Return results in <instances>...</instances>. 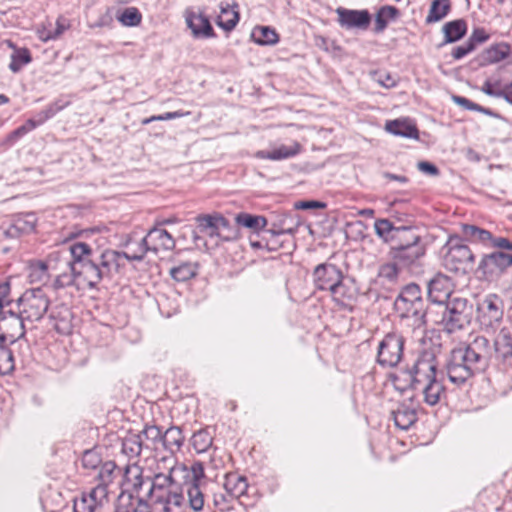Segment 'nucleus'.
<instances>
[{"instance_id":"24","label":"nucleus","mask_w":512,"mask_h":512,"mask_svg":"<svg viewBox=\"0 0 512 512\" xmlns=\"http://www.w3.org/2000/svg\"><path fill=\"white\" fill-rule=\"evenodd\" d=\"M493 356L502 362L512 358V327H502L493 340Z\"/></svg>"},{"instance_id":"59","label":"nucleus","mask_w":512,"mask_h":512,"mask_svg":"<svg viewBox=\"0 0 512 512\" xmlns=\"http://www.w3.org/2000/svg\"><path fill=\"white\" fill-rule=\"evenodd\" d=\"M125 512H153L151 508V504L149 505L142 498L138 497L135 500H132L130 506L124 508Z\"/></svg>"},{"instance_id":"30","label":"nucleus","mask_w":512,"mask_h":512,"mask_svg":"<svg viewBox=\"0 0 512 512\" xmlns=\"http://www.w3.org/2000/svg\"><path fill=\"white\" fill-rule=\"evenodd\" d=\"M223 487L227 493L235 499L245 495L248 489V482L245 476L232 472L225 475Z\"/></svg>"},{"instance_id":"51","label":"nucleus","mask_w":512,"mask_h":512,"mask_svg":"<svg viewBox=\"0 0 512 512\" xmlns=\"http://www.w3.org/2000/svg\"><path fill=\"white\" fill-rule=\"evenodd\" d=\"M14 370V357L12 351L0 345V374L6 375Z\"/></svg>"},{"instance_id":"11","label":"nucleus","mask_w":512,"mask_h":512,"mask_svg":"<svg viewBox=\"0 0 512 512\" xmlns=\"http://www.w3.org/2000/svg\"><path fill=\"white\" fill-rule=\"evenodd\" d=\"M476 319L482 330H494L503 319V300L497 294L485 295L477 303Z\"/></svg>"},{"instance_id":"41","label":"nucleus","mask_w":512,"mask_h":512,"mask_svg":"<svg viewBox=\"0 0 512 512\" xmlns=\"http://www.w3.org/2000/svg\"><path fill=\"white\" fill-rule=\"evenodd\" d=\"M37 223V218L34 213H27L24 215L18 216L14 223L12 224L9 233H13V231L20 234H29L34 231Z\"/></svg>"},{"instance_id":"26","label":"nucleus","mask_w":512,"mask_h":512,"mask_svg":"<svg viewBox=\"0 0 512 512\" xmlns=\"http://www.w3.org/2000/svg\"><path fill=\"white\" fill-rule=\"evenodd\" d=\"M49 321L56 332L67 335L72 330V313L65 305H58L51 309Z\"/></svg>"},{"instance_id":"42","label":"nucleus","mask_w":512,"mask_h":512,"mask_svg":"<svg viewBox=\"0 0 512 512\" xmlns=\"http://www.w3.org/2000/svg\"><path fill=\"white\" fill-rule=\"evenodd\" d=\"M399 15V10L394 6H383L375 16V32L380 33L385 30L389 20L395 19Z\"/></svg>"},{"instance_id":"15","label":"nucleus","mask_w":512,"mask_h":512,"mask_svg":"<svg viewBox=\"0 0 512 512\" xmlns=\"http://www.w3.org/2000/svg\"><path fill=\"white\" fill-rule=\"evenodd\" d=\"M116 468L115 462H104L96 475L98 484L89 493H86V496L93 500V505L98 509L108 503V486L114 481Z\"/></svg>"},{"instance_id":"47","label":"nucleus","mask_w":512,"mask_h":512,"mask_svg":"<svg viewBox=\"0 0 512 512\" xmlns=\"http://www.w3.org/2000/svg\"><path fill=\"white\" fill-rule=\"evenodd\" d=\"M191 442L197 453H204L211 447L213 438L208 430L202 429L193 434Z\"/></svg>"},{"instance_id":"54","label":"nucleus","mask_w":512,"mask_h":512,"mask_svg":"<svg viewBox=\"0 0 512 512\" xmlns=\"http://www.w3.org/2000/svg\"><path fill=\"white\" fill-rule=\"evenodd\" d=\"M398 227H394L392 223L387 219H378L374 223V229L376 234L384 239H387V237L391 234H395V230Z\"/></svg>"},{"instance_id":"27","label":"nucleus","mask_w":512,"mask_h":512,"mask_svg":"<svg viewBox=\"0 0 512 512\" xmlns=\"http://www.w3.org/2000/svg\"><path fill=\"white\" fill-rule=\"evenodd\" d=\"M387 132L410 139H418L419 133L416 125L408 118L387 121L385 124Z\"/></svg>"},{"instance_id":"45","label":"nucleus","mask_w":512,"mask_h":512,"mask_svg":"<svg viewBox=\"0 0 512 512\" xmlns=\"http://www.w3.org/2000/svg\"><path fill=\"white\" fill-rule=\"evenodd\" d=\"M462 235L471 241L485 243L491 239V233L488 230L479 228L475 225L464 224L461 227Z\"/></svg>"},{"instance_id":"46","label":"nucleus","mask_w":512,"mask_h":512,"mask_svg":"<svg viewBox=\"0 0 512 512\" xmlns=\"http://www.w3.org/2000/svg\"><path fill=\"white\" fill-rule=\"evenodd\" d=\"M32 61L30 51L26 48L15 49L11 55V62L9 64V69L17 73L19 72L23 66L27 65Z\"/></svg>"},{"instance_id":"35","label":"nucleus","mask_w":512,"mask_h":512,"mask_svg":"<svg viewBox=\"0 0 512 512\" xmlns=\"http://www.w3.org/2000/svg\"><path fill=\"white\" fill-rule=\"evenodd\" d=\"M419 390L423 393L424 402L430 406H434L439 403L441 396L445 392L443 384L437 379V377L429 380V383H426Z\"/></svg>"},{"instance_id":"12","label":"nucleus","mask_w":512,"mask_h":512,"mask_svg":"<svg viewBox=\"0 0 512 512\" xmlns=\"http://www.w3.org/2000/svg\"><path fill=\"white\" fill-rule=\"evenodd\" d=\"M175 240L172 235L158 226L153 227L138 244V251L132 253L131 258L136 261L143 260L145 254L150 251H170L175 248Z\"/></svg>"},{"instance_id":"31","label":"nucleus","mask_w":512,"mask_h":512,"mask_svg":"<svg viewBox=\"0 0 512 512\" xmlns=\"http://www.w3.org/2000/svg\"><path fill=\"white\" fill-rule=\"evenodd\" d=\"M392 416L396 427L402 430L409 429L417 420L416 409L406 404L398 405Z\"/></svg>"},{"instance_id":"5","label":"nucleus","mask_w":512,"mask_h":512,"mask_svg":"<svg viewBox=\"0 0 512 512\" xmlns=\"http://www.w3.org/2000/svg\"><path fill=\"white\" fill-rule=\"evenodd\" d=\"M391 239L392 258L403 267L418 264L426 254V244L414 228L398 227Z\"/></svg>"},{"instance_id":"57","label":"nucleus","mask_w":512,"mask_h":512,"mask_svg":"<svg viewBox=\"0 0 512 512\" xmlns=\"http://www.w3.org/2000/svg\"><path fill=\"white\" fill-rule=\"evenodd\" d=\"M142 437H145L147 441H150L152 444H156L158 442L162 443L163 433L159 427L155 425L145 426L143 431L140 433Z\"/></svg>"},{"instance_id":"32","label":"nucleus","mask_w":512,"mask_h":512,"mask_svg":"<svg viewBox=\"0 0 512 512\" xmlns=\"http://www.w3.org/2000/svg\"><path fill=\"white\" fill-rule=\"evenodd\" d=\"M442 31L444 33V43H454L460 40L467 32V23L464 19H457L447 22Z\"/></svg>"},{"instance_id":"13","label":"nucleus","mask_w":512,"mask_h":512,"mask_svg":"<svg viewBox=\"0 0 512 512\" xmlns=\"http://www.w3.org/2000/svg\"><path fill=\"white\" fill-rule=\"evenodd\" d=\"M404 343L405 340L400 334L387 333L378 344L377 363L384 368L396 367L403 357Z\"/></svg>"},{"instance_id":"53","label":"nucleus","mask_w":512,"mask_h":512,"mask_svg":"<svg viewBox=\"0 0 512 512\" xmlns=\"http://www.w3.org/2000/svg\"><path fill=\"white\" fill-rule=\"evenodd\" d=\"M396 299L411 300L412 302L424 301L420 287L414 283L405 286Z\"/></svg>"},{"instance_id":"17","label":"nucleus","mask_w":512,"mask_h":512,"mask_svg":"<svg viewBox=\"0 0 512 512\" xmlns=\"http://www.w3.org/2000/svg\"><path fill=\"white\" fill-rule=\"evenodd\" d=\"M313 278L317 289L329 291L343 279V273L336 265L323 263L316 266Z\"/></svg>"},{"instance_id":"19","label":"nucleus","mask_w":512,"mask_h":512,"mask_svg":"<svg viewBox=\"0 0 512 512\" xmlns=\"http://www.w3.org/2000/svg\"><path fill=\"white\" fill-rule=\"evenodd\" d=\"M185 22L194 38L208 39L216 36L209 19L202 13L187 9L185 11Z\"/></svg>"},{"instance_id":"25","label":"nucleus","mask_w":512,"mask_h":512,"mask_svg":"<svg viewBox=\"0 0 512 512\" xmlns=\"http://www.w3.org/2000/svg\"><path fill=\"white\" fill-rule=\"evenodd\" d=\"M63 252L55 251L49 254L47 261H33L29 266V279L31 283H45L49 278L48 270L54 268L53 262L60 261Z\"/></svg>"},{"instance_id":"4","label":"nucleus","mask_w":512,"mask_h":512,"mask_svg":"<svg viewBox=\"0 0 512 512\" xmlns=\"http://www.w3.org/2000/svg\"><path fill=\"white\" fill-rule=\"evenodd\" d=\"M132 254L107 249L95 258L89 245V254L84 258V265L79 266V272L84 276V282L90 288L95 287L104 279H111L124 266V260L134 261Z\"/></svg>"},{"instance_id":"39","label":"nucleus","mask_w":512,"mask_h":512,"mask_svg":"<svg viewBox=\"0 0 512 512\" xmlns=\"http://www.w3.org/2000/svg\"><path fill=\"white\" fill-rule=\"evenodd\" d=\"M235 221L238 225L252 229L255 232L263 230L268 224V221L264 216L252 215L244 212L237 214Z\"/></svg>"},{"instance_id":"22","label":"nucleus","mask_w":512,"mask_h":512,"mask_svg":"<svg viewBox=\"0 0 512 512\" xmlns=\"http://www.w3.org/2000/svg\"><path fill=\"white\" fill-rule=\"evenodd\" d=\"M302 145L293 141L290 145L280 144L274 146L271 150H258L254 157L261 160L282 161L290 159L301 153Z\"/></svg>"},{"instance_id":"38","label":"nucleus","mask_w":512,"mask_h":512,"mask_svg":"<svg viewBox=\"0 0 512 512\" xmlns=\"http://www.w3.org/2000/svg\"><path fill=\"white\" fill-rule=\"evenodd\" d=\"M451 10L450 0H434L431 3L425 22L432 24L441 21Z\"/></svg>"},{"instance_id":"20","label":"nucleus","mask_w":512,"mask_h":512,"mask_svg":"<svg viewBox=\"0 0 512 512\" xmlns=\"http://www.w3.org/2000/svg\"><path fill=\"white\" fill-rule=\"evenodd\" d=\"M427 288L428 297L433 303L443 305L452 298L451 280L443 274H437L429 280Z\"/></svg>"},{"instance_id":"64","label":"nucleus","mask_w":512,"mask_h":512,"mask_svg":"<svg viewBox=\"0 0 512 512\" xmlns=\"http://www.w3.org/2000/svg\"><path fill=\"white\" fill-rule=\"evenodd\" d=\"M472 51H474V47L466 41L464 44L455 47L451 55L455 60H460Z\"/></svg>"},{"instance_id":"36","label":"nucleus","mask_w":512,"mask_h":512,"mask_svg":"<svg viewBox=\"0 0 512 512\" xmlns=\"http://www.w3.org/2000/svg\"><path fill=\"white\" fill-rule=\"evenodd\" d=\"M184 442L182 430L179 427L172 426L163 434L162 444L166 450L174 453L180 450Z\"/></svg>"},{"instance_id":"9","label":"nucleus","mask_w":512,"mask_h":512,"mask_svg":"<svg viewBox=\"0 0 512 512\" xmlns=\"http://www.w3.org/2000/svg\"><path fill=\"white\" fill-rule=\"evenodd\" d=\"M50 301L41 288L27 290L17 300L18 313L26 322H36L48 311Z\"/></svg>"},{"instance_id":"50","label":"nucleus","mask_w":512,"mask_h":512,"mask_svg":"<svg viewBox=\"0 0 512 512\" xmlns=\"http://www.w3.org/2000/svg\"><path fill=\"white\" fill-rule=\"evenodd\" d=\"M82 466L85 469L97 470L99 472L102 463L100 454L95 449L86 450L82 455Z\"/></svg>"},{"instance_id":"8","label":"nucleus","mask_w":512,"mask_h":512,"mask_svg":"<svg viewBox=\"0 0 512 512\" xmlns=\"http://www.w3.org/2000/svg\"><path fill=\"white\" fill-rule=\"evenodd\" d=\"M444 305L441 322L446 332L454 333L470 323L473 306L466 298L455 296Z\"/></svg>"},{"instance_id":"34","label":"nucleus","mask_w":512,"mask_h":512,"mask_svg":"<svg viewBox=\"0 0 512 512\" xmlns=\"http://www.w3.org/2000/svg\"><path fill=\"white\" fill-rule=\"evenodd\" d=\"M188 507L194 512H201L205 505V496L200 483H185Z\"/></svg>"},{"instance_id":"63","label":"nucleus","mask_w":512,"mask_h":512,"mask_svg":"<svg viewBox=\"0 0 512 512\" xmlns=\"http://www.w3.org/2000/svg\"><path fill=\"white\" fill-rule=\"evenodd\" d=\"M191 474H192L191 479L189 481H187L186 483H200L201 484L202 480L205 477L204 467H203L202 463H200V462L194 463L191 467Z\"/></svg>"},{"instance_id":"2","label":"nucleus","mask_w":512,"mask_h":512,"mask_svg":"<svg viewBox=\"0 0 512 512\" xmlns=\"http://www.w3.org/2000/svg\"><path fill=\"white\" fill-rule=\"evenodd\" d=\"M493 348L490 340L482 335H475L463 346L451 351L446 363L448 380L460 387L475 374L484 372L490 365Z\"/></svg>"},{"instance_id":"48","label":"nucleus","mask_w":512,"mask_h":512,"mask_svg":"<svg viewBox=\"0 0 512 512\" xmlns=\"http://www.w3.org/2000/svg\"><path fill=\"white\" fill-rule=\"evenodd\" d=\"M118 21L126 27H135L141 23L142 15L136 7H128L117 17Z\"/></svg>"},{"instance_id":"44","label":"nucleus","mask_w":512,"mask_h":512,"mask_svg":"<svg viewBox=\"0 0 512 512\" xmlns=\"http://www.w3.org/2000/svg\"><path fill=\"white\" fill-rule=\"evenodd\" d=\"M69 28H70V21L63 16H59L56 21V28L53 31H51V30L40 31L39 38L44 42H47L50 40H56Z\"/></svg>"},{"instance_id":"52","label":"nucleus","mask_w":512,"mask_h":512,"mask_svg":"<svg viewBox=\"0 0 512 512\" xmlns=\"http://www.w3.org/2000/svg\"><path fill=\"white\" fill-rule=\"evenodd\" d=\"M397 265V262L381 265L378 272L379 277L388 283H396L399 277V268Z\"/></svg>"},{"instance_id":"49","label":"nucleus","mask_w":512,"mask_h":512,"mask_svg":"<svg viewBox=\"0 0 512 512\" xmlns=\"http://www.w3.org/2000/svg\"><path fill=\"white\" fill-rule=\"evenodd\" d=\"M333 300L337 303H343L345 300H351L353 293L344 282V278L329 290Z\"/></svg>"},{"instance_id":"61","label":"nucleus","mask_w":512,"mask_h":512,"mask_svg":"<svg viewBox=\"0 0 512 512\" xmlns=\"http://www.w3.org/2000/svg\"><path fill=\"white\" fill-rule=\"evenodd\" d=\"M287 217L279 220V223H273L272 228L268 230L273 236L282 235V234H294L296 231L295 227H285V221Z\"/></svg>"},{"instance_id":"6","label":"nucleus","mask_w":512,"mask_h":512,"mask_svg":"<svg viewBox=\"0 0 512 512\" xmlns=\"http://www.w3.org/2000/svg\"><path fill=\"white\" fill-rule=\"evenodd\" d=\"M66 270L56 276L53 287L62 289L72 285H86L84 276L79 272V266L84 265V258L89 254V244L81 241L71 243L67 251H62Z\"/></svg>"},{"instance_id":"43","label":"nucleus","mask_w":512,"mask_h":512,"mask_svg":"<svg viewBox=\"0 0 512 512\" xmlns=\"http://www.w3.org/2000/svg\"><path fill=\"white\" fill-rule=\"evenodd\" d=\"M197 274V265L191 262H183L170 269L171 277L178 282H185L195 277Z\"/></svg>"},{"instance_id":"3","label":"nucleus","mask_w":512,"mask_h":512,"mask_svg":"<svg viewBox=\"0 0 512 512\" xmlns=\"http://www.w3.org/2000/svg\"><path fill=\"white\" fill-rule=\"evenodd\" d=\"M173 468L168 474L157 473L148 479L149 497L153 512H185L187 508L183 489L172 477Z\"/></svg>"},{"instance_id":"14","label":"nucleus","mask_w":512,"mask_h":512,"mask_svg":"<svg viewBox=\"0 0 512 512\" xmlns=\"http://www.w3.org/2000/svg\"><path fill=\"white\" fill-rule=\"evenodd\" d=\"M510 267H512V254L504 251H494L482 256L478 271L484 279L492 281L498 279Z\"/></svg>"},{"instance_id":"16","label":"nucleus","mask_w":512,"mask_h":512,"mask_svg":"<svg viewBox=\"0 0 512 512\" xmlns=\"http://www.w3.org/2000/svg\"><path fill=\"white\" fill-rule=\"evenodd\" d=\"M394 307L402 319L412 321L413 328H421L425 325V301L412 302L411 300L396 299Z\"/></svg>"},{"instance_id":"40","label":"nucleus","mask_w":512,"mask_h":512,"mask_svg":"<svg viewBox=\"0 0 512 512\" xmlns=\"http://www.w3.org/2000/svg\"><path fill=\"white\" fill-rule=\"evenodd\" d=\"M251 37L259 45H275L279 41L276 31L268 26L255 27Z\"/></svg>"},{"instance_id":"7","label":"nucleus","mask_w":512,"mask_h":512,"mask_svg":"<svg viewBox=\"0 0 512 512\" xmlns=\"http://www.w3.org/2000/svg\"><path fill=\"white\" fill-rule=\"evenodd\" d=\"M437 377V362L433 354L424 353L413 364L411 369L400 372L395 377V386L398 387L397 381L403 379L407 382V386L413 390H418L429 380Z\"/></svg>"},{"instance_id":"21","label":"nucleus","mask_w":512,"mask_h":512,"mask_svg":"<svg viewBox=\"0 0 512 512\" xmlns=\"http://www.w3.org/2000/svg\"><path fill=\"white\" fill-rule=\"evenodd\" d=\"M25 323L26 321L18 312L16 313L9 309L0 319V330L3 331L10 341L14 342L24 336Z\"/></svg>"},{"instance_id":"29","label":"nucleus","mask_w":512,"mask_h":512,"mask_svg":"<svg viewBox=\"0 0 512 512\" xmlns=\"http://www.w3.org/2000/svg\"><path fill=\"white\" fill-rule=\"evenodd\" d=\"M197 222L201 231L206 232L209 236H218L222 229L228 228V220L221 215H200Z\"/></svg>"},{"instance_id":"10","label":"nucleus","mask_w":512,"mask_h":512,"mask_svg":"<svg viewBox=\"0 0 512 512\" xmlns=\"http://www.w3.org/2000/svg\"><path fill=\"white\" fill-rule=\"evenodd\" d=\"M447 245L448 251L444 256L445 268L462 275L473 271L475 256L471 249L467 245L459 243L457 238H450Z\"/></svg>"},{"instance_id":"18","label":"nucleus","mask_w":512,"mask_h":512,"mask_svg":"<svg viewBox=\"0 0 512 512\" xmlns=\"http://www.w3.org/2000/svg\"><path fill=\"white\" fill-rule=\"evenodd\" d=\"M338 23L345 29L366 30L371 22V16L367 10H350L339 7L336 9Z\"/></svg>"},{"instance_id":"62","label":"nucleus","mask_w":512,"mask_h":512,"mask_svg":"<svg viewBox=\"0 0 512 512\" xmlns=\"http://www.w3.org/2000/svg\"><path fill=\"white\" fill-rule=\"evenodd\" d=\"M489 241L491 242V245L494 248L500 249L499 251H504L508 253L512 251V242L508 238L493 237L491 235V239H489Z\"/></svg>"},{"instance_id":"60","label":"nucleus","mask_w":512,"mask_h":512,"mask_svg":"<svg viewBox=\"0 0 512 512\" xmlns=\"http://www.w3.org/2000/svg\"><path fill=\"white\" fill-rule=\"evenodd\" d=\"M488 39H489V35L486 33V31L482 28H478L472 32V34L468 38L467 42L471 43L475 50L477 45L483 44Z\"/></svg>"},{"instance_id":"56","label":"nucleus","mask_w":512,"mask_h":512,"mask_svg":"<svg viewBox=\"0 0 512 512\" xmlns=\"http://www.w3.org/2000/svg\"><path fill=\"white\" fill-rule=\"evenodd\" d=\"M235 498L227 493H214L213 495V504L220 511H228L231 508V503Z\"/></svg>"},{"instance_id":"37","label":"nucleus","mask_w":512,"mask_h":512,"mask_svg":"<svg viewBox=\"0 0 512 512\" xmlns=\"http://www.w3.org/2000/svg\"><path fill=\"white\" fill-rule=\"evenodd\" d=\"M144 444L141 434H129L122 441V452L129 458H136L141 454Z\"/></svg>"},{"instance_id":"28","label":"nucleus","mask_w":512,"mask_h":512,"mask_svg":"<svg viewBox=\"0 0 512 512\" xmlns=\"http://www.w3.org/2000/svg\"><path fill=\"white\" fill-rule=\"evenodd\" d=\"M510 45L504 42L491 45L479 55V64L482 66L498 63L510 55Z\"/></svg>"},{"instance_id":"1","label":"nucleus","mask_w":512,"mask_h":512,"mask_svg":"<svg viewBox=\"0 0 512 512\" xmlns=\"http://www.w3.org/2000/svg\"><path fill=\"white\" fill-rule=\"evenodd\" d=\"M493 348L490 340L482 335H475L463 346L451 351L446 363L448 380L460 387L475 374L484 372L490 365Z\"/></svg>"},{"instance_id":"33","label":"nucleus","mask_w":512,"mask_h":512,"mask_svg":"<svg viewBox=\"0 0 512 512\" xmlns=\"http://www.w3.org/2000/svg\"><path fill=\"white\" fill-rule=\"evenodd\" d=\"M237 5L231 7L229 4L220 5V15L216 19V24L225 31H231L239 21V13L235 9Z\"/></svg>"},{"instance_id":"23","label":"nucleus","mask_w":512,"mask_h":512,"mask_svg":"<svg viewBox=\"0 0 512 512\" xmlns=\"http://www.w3.org/2000/svg\"><path fill=\"white\" fill-rule=\"evenodd\" d=\"M148 479H152L150 476H143L142 468L134 464H128L123 473L122 487L125 491H132L139 493L145 485L149 488Z\"/></svg>"},{"instance_id":"58","label":"nucleus","mask_w":512,"mask_h":512,"mask_svg":"<svg viewBox=\"0 0 512 512\" xmlns=\"http://www.w3.org/2000/svg\"><path fill=\"white\" fill-rule=\"evenodd\" d=\"M64 104H59L58 102L52 103L49 106H47L44 110L39 112L36 116V118H39L40 123H44L48 119L55 116L59 111H61L64 108Z\"/></svg>"},{"instance_id":"55","label":"nucleus","mask_w":512,"mask_h":512,"mask_svg":"<svg viewBox=\"0 0 512 512\" xmlns=\"http://www.w3.org/2000/svg\"><path fill=\"white\" fill-rule=\"evenodd\" d=\"M93 503V500L89 499L86 493H82L79 498L74 499L73 510L74 512H95L98 508Z\"/></svg>"}]
</instances>
